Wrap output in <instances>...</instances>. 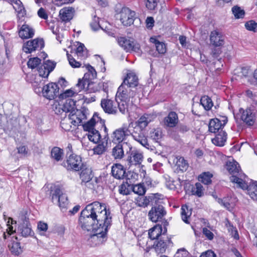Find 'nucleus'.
<instances>
[{
  "mask_svg": "<svg viewBox=\"0 0 257 257\" xmlns=\"http://www.w3.org/2000/svg\"><path fill=\"white\" fill-rule=\"evenodd\" d=\"M151 121V116L145 114L136 122L135 126H134L133 123V126L131 125L132 137L134 139L147 149H149L150 145L146 136L145 128Z\"/></svg>",
  "mask_w": 257,
  "mask_h": 257,
  "instance_id": "obj_1",
  "label": "nucleus"
},
{
  "mask_svg": "<svg viewBox=\"0 0 257 257\" xmlns=\"http://www.w3.org/2000/svg\"><path fill=\"white\" fill-rule=\"evenodd\" d=\"M135 94L136 90L126 85L125 83H122L118 88L115 101L119 111L122 114H124L127 110L130 98L135 96Z\"/></svg>",
  "mask_w": 257,
  "mask_h": 257,
  "instance_id": "obj_2",
  "label": "nucleus"
},
{
  "mask_svg": "<svg viewBox=\"0 0 257 257\" xmlns=\"http://www.w3.org/2000/svg\"><path fill=\"white\" fill-rule=\"evenodd\" d=\"M93 213L95 214L96 221L99 226H110L111 217L109 210H107L104 205L97 201L88 204Z\"/></svg>",
  "mask_w": 257,
  "mask_h": 257,
  "instance_id": "obj_3",
  "label": "nucleus"
},
{
  "mask_svg": "<svg viewBox=\"0 0 257 257\" xmlns=\"http://www.w3.org/2000/svg\"><path fill=\"white\" fill-rule=\"evenodd\" d=\"M226 168L229 173L232 175L230 177L231 182L236 183L242 189L247 186L245 182L246 176L241 172L240 166L237 162L234 160L227 161Z\"/></svg>",
  "mask_w": 257,
  "mask_h": 257,
  "instance_id": "obj_4",
  "label": "nucleus"
},
{
  "mask_svg": "<svg viewBox=\"0 0 257 257\" xmlns=\"http://www.w3.org/2000/svg\"><path fill=\"white\" fill-rule=\"evenodd\" d=\"M79 221L81 227L85 230L90 231L99 226L96 221L95 214L93 213L88 205L81 211Z\"/></svg>",
  "mask_w": 257,
  "mask_h": 257,
  "instance_id": "obj_5",
  "label": "nucleus"
},
{
  "mask_svg": "<svg viewBox=\"0 0 257 257\" xmlns=\"http://www.w3.org/2000/svg\"><path fill=\"white\" fill-rule=\"evenodd\" d=\"M69 151L67 152V159L63 162V166L68 170L78 171L84 165L82 162L81 157L75 154H71L72 146L68 145L67 148Z\"/></svg>",
  "mask_w": 257,
  "mask_h": 257,
  "instance_id": "obj_6",
  "label": "nucleus"
},
{
  "mask_svg": "<svg viewBox=\"0 0 257 257\" xmlns=\"http://www.w3.org/2000/svg\"><path fill=\"white\" fill-rule=\"evenodd\" d=\"M256 112L254 106L252 105L245 109L240 108L239 109L240 119L247 125L252 126L255 121Z\"/></svg>",
  "mask_w": 257,
  "mask_h": 257,
  "instance_id": "obj_7",
  "label": "nucleus"
},
{
  "mask_svg": "<svg viewBox=\"0 0 257 257\" xmlns=\"http://www.w3.org/2000/svg\"><path fill=\"white\" fill-rule=\"evenodd\" d=\"M109 226L96 227L94 230V234L91 235L90 239L95 245H99L105 242L107 239V233Z\"/></svg>",
  "mask_w": 257,
  "mask_h": 257,
  "instance_id": "obj_8",
  "label": "nucleus"
},
{
  "mask_svg": "<svg viewBox=\"0 0 257 257\" xmlns=\"http://www.w3.org/2000/svg\"><path fill=\"white\" fill-rule=\"evenodd\" d=\"M131 125L133 123L129 124L128 126L123 125L122 127L114 131L112 134V141L114 143L121 144V143L125 139L127 136H132Z\"/></svg>",
  "mask_w": 257,
  "mask_h": 257,
  "instance_id": "obj_9",
  "label": "nucleus"
},
{
  "mask_svg": "<svg viewBox=\"0 0 257 257\" xmlns=\"http://www.w3.org/2000/svg\"><path fill=\"white\" fill-rule=\"evenodd\" d=\"M167 214L165 207L161 204L154 205L148 212L149 219L153 222L161 221Z\"/></svg>",
  "mask_w": 257,
  "mask_h": 257,
  "instance_id": "obj_10",
  "label": "nucleus"
},
{
  "mask_svg": "<svg viewBox=\"0 0 257 257\" xmlns=\"http://www.w3.org/2000/svg\"><path fill=\"white\" fill-rule=\"evenodd\" d=\"M52 201L54 203L58 204L62 209H66L68 205V200L66 194L62 193L59 188H56L51 192Z\"/></svg>",
  "mask_w": 257,
  "mask_h": 257,
  "instance_id": "obj_11",
  "label": "nucleus"
},
{
  "mask_svg": "<svg viewBox=\"0 0 257 257\" xmlns=\"http://www.w3.org/2000/svg\"><path fill=\"white\" fill-rule=\"evenodd\" d=\"M86 74L84 75V78L81 80L79 79L77 86L79 88V91L86 89V91L88 93H94L99 91L100 89V82L95 83L90 81L88 79L85 78Z\"/></svg>",
  "mask_w": 257,
  "mask_h": 257,
  "instance_id": "obj_12",
  "label": "nucleus"
},
{
  "mask_svg": "<svg viewBox=\"0 0 257 257\" xmlns=\"http://www.w3.org/2000/svg\"><path fill=\"white\" fill-rule=\"evenodd\" d=\"M166 231L167 229L165 228L162 235L154 242L155 249L158 253L165 252L169 244L172 243L171 238L165 234Z\"/></svg>",
  "mask_w": 257,
  "mask_h": 257,
  "instance_id": "obj_13",
  "label": "nucleus"
},
{
  "mask_svg": "<svg viewBox=\"0 0 257 257\" xmlns=\"http://www.w3.org/2000/svg\"><path fill=\"white\" fill-rule=\"evenodd\" d=\"M86 109L84 108H82L81 109H76L69 114L67 120L74 126L81 125L82 123V120L86 118Z\"/></svg>",
  "mask_w": 257,
  "mask_h": 257,
  "instance_id": "obj_14",
  "label": "nucleus"
},
{
  "mask_svg": "<svg viewBox=\"0 0 257 257\" xmlns=\"http://www.w3.org/2000/svg\"><path fill=\"white\" fill-rule=\"evenodd\" d=\"M44 44L43 39L36 38L25 43L23 46V50L26 53H31L37 50H41L44 48Z\"/></svg>",
  "mask_w": 257,
  "mask_h": 257,
  "instance_id": "obj_15",
  "label": "nucleus"
},
{
  "mask_svg": "<svg viewBox=\"0 0 257 257\" xmlns=\"http://www.w3.org/2000/svg\"><path fill=\"white\" fill-rule=\"evenodd\" d=\"M79 178L81 180L80 184L82 186H87L91 184L90 181L93 177L92 171L86 164L84 165L80 168Z\"/></svg>",
  "mask_w": 257,
  "mask_h": 257,
  "instance_id": "obj_16",
  "label": "nucleus"
},
{
  "mask_svg": "<svg viewBox=\"0 0 257 257\" xmlns=\"http://www.w3.org/2000/svg\"><path fill=\"white\" fill-rule=\"evenodd\" d=\"M59 87L55 83H50L45 86L42 89L43 96L49 100L55 99L57 96H59Z\"/></svg>",
  "mask_w": 257,
  "mask_h": 257,
  "instance_id": "obj_17",
  "label": "nucleus"
},
{
  "mask_svg": "<svg viewBox=\"0 0 257 257\" xmlns=\"http://www.w3.org/2000/svg\"><path fill=\"white\" fill-rule=\"evenodd\" d=\"M120 21L125 26H131L135 19L136 13L127 8H123L120 12Z\"/></svg>",
  "mask_w": 257,
  "mask_h": 257,
  "instance_id": "obj_18",
  "label": "nucleus"
},
{
  "mask_svg": "<svg viewBox=\"0 0 257 257\" xmlns=\"http://www.w3.org/2000/svg\"><path fill=\"white\" fill-rule=\"evenodd\" d=\"M227 121V117L225 116H222L221 120L217 118L211 119L208 125L209 131L213 133H219L222 130Z\"/></svg>",
  "mask_w": 257,
  "mask_h": 257,
  "instance_id": "obj_19",
  "label": "nucleus"
},
{
  "mask_svg": "<svg viewBox=\"0 0 257 257\" xmlns=\"http://www.w3.org/2000/svg\"><path fill=\"white\" fill-rule=\"evenodd\" d=\"M21 221L22 222L18 227V231L21 233L22 236L25 237L32 236L34 233L32 229L29 218L26 216H23Z\"/></svg>",
  "mask_w": 257,
  "mask_h": 257,
  "instance_id": "obj_20",
  "label": "nucleus"
},
{
  "mask_svg": "<svg viewBox=\"0 0 257 257\" xmlns=\"http://www.w3.org/2000/svg\"><path fill=\"white\" fill-rule=\"evenodd\" d=\"M117 43L126 52L131 51H137L139 50L138 44H135L134 41L127 39L124 37L118 38Z\"/></svg>",
  "mask_w": 257,
  "mask_h": 257,
  "instance_id": "obj_21",
  "label": "nucleus"
},
{
  "mask_svg": "<svg viewBox=\"0 0 257 257\" xmlns=\"http://www.w3.org/2000/svg\"><path fill=\"white\" fill-rule=\"evenodd\" d=\"M111 173L117 179H129L125 168L120 164H115L112 166Z\"/></svg>",
  "mask_w": 257,
  "mask_h": 257,
  "instance_id": "obj_22",
  "label": "nucleus"
},
{
  "mask_svg": "<svg viewBox=\"0 0 257 257\" xmlns=\"http://www.w3.org/2000/svg\"><path fill=\"white\" fill-rule=\"evenodd\" d=\"M100 105L104 111L108 114H116L117 111L114 101L108 98L102 99Z\"/></svg>",
  "mask_w": 257,
  "mask_h": 257,
  "instance_id": "obj_23",
  "label": "nucleus"
},
{
  "mask_svg": "<svg viewBox=\"0 0 257 257\" xmlns=\"http://www.w3.org/2000/svg\"><path fill=\"white\" fill-rule=\"evenodd\" d=\"M210 42L213 46L220 47L224 44V38L221 33L214 30L210 33Z\"/></svg>",
  "mask_w": 257,
  "mask_h": 257,
  "instance_id": "obj_24",
  "label": "nucleus"
},
{
  "mask_svg": "<svg viewBox=\"0 0 257 257\" xmlns=\"http://www.w3.org/2000/svg\"><path fill=\"white\" fill-rule=\"evenodd\" d=\"M74 13L75 10L73 7H66L60 10L59 17L62 22L67 23L73 19Z\"/></svg>",
  "mask_w": 257,
  "mask_h": 257,
  "instance_id": "obj_25",
  "label": "nucleus"
},
{
  "mask_svg": "<svg viewBox=\"0 0 257 257\" xmlns=\"http://www.w3.org/2000/svg\"><path fill=\"white\" fill-rule=\"evenodd\" d=\"M179 121L177 114L174 111H171L166 116L163 120L164 125L165 127H174L176 126Z\"/></svg>",
  "mask_w": 257,
  "mask_h": 257,
  "instance_id": "obj_26",
  "label": "nucleus"
},
{
  "mask_svg": "<svg viewBox=\"0 0 257 257\" xmlns=\"http://www.w3.org/2000/svg\"><path fill=\"white\" fill-rule=\"evenodd\" d=\"M143 159L142 154L139 153L137 151H133L128 157L127 161L130 165H137L141 164Z\"/></svg>",
  "mask_w": 257,
  "mask_h": 257,
  "instance_id": "obj_27",
  "label": "nucleus"
},
{
  "mask_svg": "<svg viewBox=\"0 0 257 257\" xmlns=\"http://www.w3.org/2000/svg\"><path fill=\"white\" fill-rule=\"evenodd\" d=\"M122 83H125L126 85L136 90V87L138 85V77L134 73H129L127 74Z\"/></svg>",
  "mask_w": 257,
  "mask_h": 257,
  "instance_id": "obj_28",
  "label": "nucleus"
},
{
  "mask_svg": "<svg viewBox=\"0 0 257 257\" xmlns=\"http://www.w3.org/2000/svg\"><path fill=\"white\" fill-rule=\"evenodd\" d=\"M227 139V134L221 130L216 134L215 138L212 140V143L216 146L222 147L224 145Z\"/></svg>",
  "mask_w": 257,
  "mask_h": 257,
  "instance_id": "obj_29",
  "label": "nucleus"
},
{
  "mask_svg": "<svg viewBox=\"0 0 257 257\" xmlns=\"http://www.w3.org/2000/svg\"><path fill=\"white\" fill-rule=\"evenodd\" d=\"M162 226L161 225L157 224L151 228L149 231V236L152 239H159L162 235Z\"/></svg>",
  "mask_w": 257,
  "mask_h": 257,
  "instance_id": "obj_30",
  "label": "nucleus"
},
{
  "mask_svg": "<svg viewBox=\"0 0 257 257\" xmlns=\"http://www.w3.org/2000/svg\"><path fill=\"white\" fill-rule=\"evenodd\" d=\"M19 34L22 39H28L34 36V31L28 25H23L19 32Z\"/></svg>",
  "mask_w": 257,
  "mask_h": 257,
  "instance_id": "obj_31",
  "label": "nucleus"
},
{
  "mask_svg": "<svg viewBox=\"0 0 257 257\" xmlns=\"http://www.w3.org/2000/svg\"><path fill=\"white\" fill-rule=\"evenodd\" d=\"M97 117H100L98 115L95 113L93 117L86 123L83 124V128L84 131L90 133L91 131H93L95 129L94 126L95 124H98L99 121H97Z\"/></svg>",
  "mask_w": 257,
  "mask_h": 257,
  "instance_id": "obj_32",
  "label": "nucleus"
},
{
  "mask_svg": "<svg viewBox=\"0 0 257 257\" xmlns=\"http://www.w3.org/2000/svg\"><path fill=\"white\" fill-rule=\"evenodd\" d=\"M76 101L71 98H68L63 105V110L66 112L72 113L75 111Z\"/></svg>",
  "mask_w": 257,
  "mask_h": 257,
  "instance_id": "obj_33",
  "label": "nucleus"
},
{
  "mask_svg": "<svg viewBox=\"0 0 257 257\" xmlns=\"http://www.w3.org/2000/svg\"><path fill=\"white\" fill-rule=\"evenodd\" d=\"M246 186L243 189H246L247 194L250 198L254 201H257V182L253 183L249 185L246 183Z\"/></svg>",
  "mask_w": 257,
  "mask_h": 257,
  "instance_id": "obj_34",
  "label": "nucleus"
},
{
  "mask_svg": "<svg viewBox=\"0 0 257 257\" xmlns=\"http://www.w3.org/2000/svg\"><path fill=\"white\" fill-rule=\"evenodd\" d=\"M124 144H118L112 149V155L115 159H121L123 155V145Z\"/></svg>",
  "mask_w": 257,
  "mask_h": 257,
  "instance_id": "obj_35",
  "label": "nucleus"
},
{
  "mask_svg": "<svg viewBox=\"0 0 257 257\" xmlns=\"http://www.w3.org/2000/svg\"><path fill=\"white\" fill-rule=\"evenodd\" d=\"M150 41L155 44L156 50L159 54H164L166 53V46L164 43L160 42L155 38H151Z\"/></svg>",
  "mask_w": 257,
  "mask_h": 257,
  "instance_id": "obj_36",
  "label": "nucleus"
},
{
  "mask_svg": "<svg viewBox=\"0 0 257 257\" xmlns=\"http://www.w3.org/2000/svg\"><path fill=\"white\" fill-rule=\"evenodd\" d=\"M200 103L206 110H209L213 106V103L209 97L204 95L200 99Z\"/></svg>",
  "mask_w": 257,
  "mask_h": 257,
  "instance_id": "obj_37",
  "label": "nucleus"
},
{
  "mask_svg": "<svg viewBox=\"0 0 257 257\" xmlns=\"http://www.w3.org/2000/svg\"><path fill=\"white\" fill-rule=\"evenodd\" d=\"M108 141L103 140L100 144L95 146L93 151L94 154L101 155L106 151V147L107 146Z\"/></svg>",
  "mask_w": 257,
  "mask_h": 257,
  "instance_id": "obj_38",
  "label": "nucleus"
},
{
  "mask_svg": "<svg viewBox=\"0 0 257 257\" xmlns=\"http://www.w3.org/2000/svg\"><path fill=\"white\" fill-rule=\"evenodd\" d=\"M87 135L89 140L94 144L98 143L101 139V135L99 132L96 130L91 131L90 133H88Z\"/></svg>",
  "mask_w": 257,
  "mask_h": 257,
  "instance_id": "obj_39",
  "label": "nucleus"
},
{
  "mask_svg": "<svg viewBox=\"0 0 257 257\" xmlns=\"http://www.w3.org/2000/svg\"><path fill=\"white\" fill-rule=\"evenodd\" d=\"M192 194L199 197H202L204 195L203 186L200 183H196L195 185L192 187Z\"/></svg>",
  "mask_w": 257,
  "mask_h": 257,
  "instance_id": "obj_40",
  "label": "nucleus"
},
{
  "mask_svg": "<svg viewBox=\"0 0 257 257\" xmlns=\"http://www.w3.org/2000/svg\"><path fill=\"white\" fill-rule=\"evenodd\" d=\"M76 53L78 57L82 58H85L87 57V51L86 49L85 48L84 45L82 43L77 42Z\"/></svg>",
  "mask_w": 257,
  "mask_h": 257,
  "instance_id": "obj_41",
  "label": "nucleus"
},
{
  "mask_svg": "<svg viewBox=\"0 0 257 257\" xmlns=\"http://www.w3.org/2000/svg\"><path fill=\"white\" fill-rule=\"evenodd\" d=\"M51 157L57 161H60L62 158L63 150L58 147H54L51 151Z\"/></svg>",
  "mask_w": 257,
  "mask_h": 257,
  "instance_id": "obj_42",
  "label": "nucleus"
},
{
  "mask_svg": "<svg viewBox=\"0 0 257 257\" xmlns=\"http://www.w3.org/2000/svg\"><path fill=\"white\" fill-rule=\"evenodd\" d=\"M213 175L209 172H204L201 174L199 177V180L206 185L211 183V178Z\"/></svg>",
  "mask_w": 257,
  "mask_h": 257,
  "instance_id": "obj_43",
  "label": "nucleus"
},
{
  "mask_svg": "<svg viewBox=\"0 0 257 257\" xmlns=\"http://www.w3.org/2000/svg\"><path fill=\"white\" fill-rule=\"evenodd\" d=\"M9 247L11 251L15 255H18L22 251L20 243L18 242H12L9 244Z\"/></svg>",
  "mask_w": 257,
  "mask_h": 257,
  "instance_id": "obj_44",
  "label": "nucleus"
},
{
  "mask_svg": "<svg viewBox=\"0 0 257 257\" xmlns=\"http://www.w3.org/2000/svg\"><path fill=\"white\" fill-rule=\"evenodd\" d=\"M155 198L153 196H142L138 200V204L140 206H147L150 202H153Z\"/></svg>",
  "mask_w": 257,
  "mask_h": 257,
  "instance_id": "obj_45",
  "label": "nucleus"
},
{
  "mask_svg": "<svg viewBox=\"0 0 257 257\" xmlns=\"http://www.w3.org/2000/svg\"><path fill=\"white\" fill-rule=\"evenodd\" d=\"M132 185L127 183H122L119 186V193L122 195H128L130 194Z\"/></svg>",
  "mask_w": 257,
  "mask_h": 257,
  "instance_id": "obj_46",
  "label": "nucleus"
},
{
  "mask_svg": "<svg viewBox=\"0 0 257 257\" xmlns=\"http://www.w3.org/2000/svg\"><path fill=\"white\" fill-rule=\"evenodd\" d=\"M232 12L236 19L242 18L245 14L244 11L237 6L232 8Z\"/></svg>",
  "mask_w": 257,
  "mask_h": 257,
  "instance_id": "obj_47",
  "label": "nucleus"
},
{
  "mask_svg": "<svg viewBox=\"0 0 257 257\" xmlns=\"http://www.w3.org/2000/svg\"><path fill=\"white\" fill-rule=\"evenodd\" d=\"M131 189L135 193L139 195H144L146 192L145 187L141 184L132 185Z\"/></svg>",
  "mask_w": 257,
  "mask_h": 257,
  "instance_id": "obj_48",
  "label": "nucleus"
},
{
  "mask_svg": "<svg viewBox=\"0 0 257 257\" xmlns=\"http://www.w3.org/2000/svg\"><path fill=\"white\" fill-rule=\"evenodd\" d=\"M188 208L187 205H182L181 207V216H182V220L185 222L186 223H189V221L188 220V218L189 217L191 213H190V214H188Z\"/></svg>",
  "mask_w": 257,
  "mask_h": 257,
  "instance_id": "obj_49",
  "label": "nucleus"
},
{
  "mask_svg": "<svg viewBox=\"0 0 257 257\" xmlns=\"http://www.w3.org/2000/svg\"><path fill=\"white\" fill-rule=\"evenodd\" d=\"M176 166L182 171H186L188 166L186 161L182 157H180L177 160Z\"/></svg>",
  "mask_w": 257,
  "mask_h": 257,
  "instance_id": "obj_50",
  "label": "nucleus"
},
{
  "mask_svg": "<svg viewBox=\"0 0 257 257\" xmlns=\"http://www.w3.org/2000/svg\"><path fill=\"white\" fill-rule=\"evenodd\" d=\"M12 4L14 3L15 5H13L14 9L18 12L19 13H22L24 12V8L22 5V2L20 0H9Z\"/></svg>",
  "mask_w": 257,
  "mask_h": 257,
  "instance_id": "obj_51",
  "label": "nucleus"
},
{
  "mask_svg": "<svg viewBox=\"0 0 257 257\" xmlns=\"http://www.w3.org/2000/svg\"><path fill=\"white\" fill-rule=\"evenodd\" d=\"M41 62V60L38 57L30 58L27 62V65L29 68L33 69L40 64Z\"/></svg>",
  "mask_w": 257,
  "mask_h": 257,
  "instance_id": "obj_52",
  "label": "nucleus"
},
{
  "mask_svg": "<svg viewBox=\"0 0 257 257\" xmlns=\"http://www.w3.org/2000/svg\"><path fill=\"white\" fill-rule=\"evenodd\" d=\"M77 92L76 91H74L72 89H68L66 90L64 92L61 93L59 94V98L60 99H66V100L68 98H70V97H73L74 95L77 94Z\"/></svg>",
  "mask_w": 257,
  "mask_h": 257,
  "instance_id": "obj_53",
  "label": "nucleus"
},
{
  "mask_svg": "<svg viewBox=\"0 0 257 257\" xmlns=\"http://www.w3.org/2000/svg\"><path fill=\"white\" fill-rule=\"evenodd\" d=\"M245 28L250 31L257 32V23L254 21L250 20L245 24Z\"/></svg>",
  "mask_w": 257,
  "mask_h": 257,
  "instance_id": "obj_54",
  "label": "nucleus"
},
{
  "mask_svg": "<svg viewBox=\"0 0 257 257\" xmlns=\"http://www.w3.org/2000/svg\"><path fill=\"white\" fill-rule=\"evenodd\" d=\"M48 228V224L43 221H39L37 225V229L39 233L44 235Z\"/></svg>",
  "mask_w": 257,
  "mask_h": 257,
  "instance_id": "obj_55",
  "label": "nucleus"
},
{
  "mask_svg": "<svg viewBox=\"0 0 257 257\" xmlns=\"http://www.w3.org/2000/svg\"><path fill=\"white\" fill-rule=\"evenodd\" d=\"M56 64V63L55 62L48 60L45 61L42 65L43 67H45L46 70H50L51 72L55 68Z\"/></svg>",
  "mask_w": 257,
  "mask_h": 257,
  "instance_id": "obj_56",
  "label": "nucleus"
},
{
  "mask_svg": "<svg viewBox=\"0 0 257 257\" xmlns=\"http://www.w3.org/2000/svg\"><path fill=\"white\" fill-rule=\"evenodd\" d=\"M90 26L91 29L94 31L99 30L100 28L99 22V18L97 17L96 16H94L93 17L92 22L90 23Z\"/></svg>",
  "mask_w": 257,
  "mask_h": 257,
  "instance_id": "obj_57",
  "label": "nucleus"
},
{
  "mask_svg": "<svg viewBox=\"0 0 257 257\" xmlns=\"http://www.w3.org/2000/svg\"><path fill=\"white\" fill-rule=\"evenodd\" d=\"M67 55L69 64L73 68H79L80 67L81 63L79 62L76 61L71 55L67 53Z\"/></svg>",
  "mask_w": 257,
  "mask_h": 257,
  "instance_id": "obj_58",
  "label": "nucleus"
},
{
  "mask_svg": "<svg viewBox=\"0 0 257 257\" xmlns=\"http://www.w3.org/2000/svg\"><path fill=\"white\" fill-rule=\"evenodd\" d=\"M38 71L39 76L43 78H47L50 73V71L46 70L45 67H43V65L38 68Z\"/></svg>",
  "mask_w": 257,
  "mask_h": 257,
  "instance_id": "obj_59",
  "label": "nucleus"
},
{
  "mask_svg": "<svg viewBox=\"0 0 257 257\" xmlns=\"http://www.w3.org/2000/svg\"><path fill=\"white\" fill-rule=\"evenodd\" d=\"M97 121H99V123L100 124V125L102 127H103L104 131V132L105 133V135L104 136V138L103 139V140L108 141V139H109L108 135V133H107L108 130H107V127H106V126L105 125L104 120L102 119L100 117H97Z\"/></svg>",
  "mask_w": 257,
  "mask_h": 257,
  "instance_id": "obj_60",
  "label": "nucleus"
},
{
  "mask_svg": "<svg viewBox=\"0 0 257 257\" xmlns=\"http://www.w3.org/2000/svg\"><path fill=\"white\" fill-rule=\"evenodd\" d=\"M111 84V82L109 81H106L105 82H100V89L102 90L104 92L107 94L108 91V87ZM108 96L107 95V97Z\"/></svg>",
  "mask_w": 257,
  "mask_h": 257,
  "instance_id": "obj_61",
  "label": "nucleus"
},
{
  "mask_svg": "<svg viewBox=\"0 0 257 257\" xmlns=\"http://www.w3.org/2000/svg\"><path fill=\"white\" fill-rule=\"evenodd\" d=\"M70 123L71 122H69V121L67 120V118H66L61 120V126L65 131H68L71 128Z\"/></svg>",
  "mask_w": 257,
  "mask_h": 257,
  "instance_id": "obj_62",
  "label": "nucleus"
},
{
  "mask_svg": "<svg viewBox=\"0 0 257 257\" xmlns=\"http://www.w3.org/2000/svg\"><path fill=\"white\" fill-rule=\"evenodd\" d=\"M146 6L148 9L153 10L157 7V3L156 0H147Z\"/></svg>",
  "mask_w": 257,
  "mask_h": 257,
  "instance_id": "obj_63",
  "label": "nucleus"
},
{
  "mask_svg": "<svg viewBox=\"0 0 257 257\" xmlns=\"http://www.w3.org/2000/svg\"><path fill=\"white\" fill-rule=\"evenodd\" d=\"M188 252L184 248L179 249L175 253L174 257H186L187 256Z\"/></svg>",
  "mask_w": 257,
  "mask_h": 257,
  "instance_id": "obj_64",
  "label": "nucleus"
}]
</instances>
